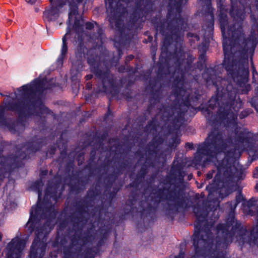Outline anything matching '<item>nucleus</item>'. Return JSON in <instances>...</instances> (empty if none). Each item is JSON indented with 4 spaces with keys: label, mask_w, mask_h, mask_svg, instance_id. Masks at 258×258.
Segmentation results:
<instances>
[{
    "label": "nucleus",
    "mask_w": 258,
    "mask_h": 258,
    "mask_svg": "<svg viewBox=\"0 0 258 258\" xmlns=\"http://www.w3.org/2000/svg\"><path fill=\"white\" fill-rule=\"evenodd\" d=\"M67 49H67V44L66 43V39L64 37H63L62 39V48H61V54L58 58L59 59H62V58L65 55V54H66V53L67 52Z\"/></svg>",
    "instance_id": "3"
},
{
    "label": "nucleus",
    "mask_w": 258,
    "mask_h": 258,
    "mask_svg": "<svg viewBox=\"0 0 258 258\" xmlns=\"http://www.w3.org/2000/svg\"><path fill=\"white\" fill-rule=\"evenodd\" d=\"M253 176L254 178H258V167L255 168V170L253 173Z\"/></svg>",
    "instance_id": "7"
},
{
    "label": "nucleus",
    "mask_w": 258,
    "mask_h": 258,
    "mask_svg": "<svg viewBox=\"0 0 258 258\" xmlns=\"http://www.w3.org/2000/svg\"><path fill=\"white\" fill-rule=\"evenodd\" d=\"M223 49H224L225 53H226V49H227V46L224 42H223Z\"/></svg>",
    "instance_id": "9"
},
{
    "label": "nucleus",
    "mask_w": 258,
    "mask_h": 258,
    "mask_svg": "<svg viewBox=\"0 0 258 258\" xmlns=\"http://www.w3.org/2000/svg\"><path fill=\"white\" fill-rule=\"evenodd\" d=\"M86 27L88 29H91L92 27V24L90 23H87L86 24Z\"/></svg>",
    "instance_id": "10"
},
{
    "label": "nucleus",
    "mask_w": 258,
    "mask_h": 258,
    "mask_svg": "<svg viewBox=\"0 0 258 258\" xmlns=\"http://www.w3.org/2000/svg\"><path fill=\"white\" fill-rule=\"evenodd\" d=\"M5 170H6V166L4 165H2V167L0 168V178H1V179H2L4 177L3 173H4Z\"/></svg>",
    "instance_id": "4"
},
{
    "label": "nucleus",
    "mask_w": 258,
    "mask_h": 258,
    "mask_svg": "<svg viewBox=\"0 0 258 258\" xmlns=\"http://www.w3.org/2000/svg\"><path fill=\"white\" fill-rule=\"evenodd\" d=\"M50 14H52V12H50Z\"/></svg>",
    "instance_id": "14"
},
{
    "label": "nucleus",
    "mask_w": 258,
    "mask_h": 258,
    "mask_svg": "<svg viewBox=\"0 0 258 258\" xmlns=\"http://www.w3.org/2000/svg\"><path fill=\"white\" fill-rule=\"evenodd\" d=\"M26 2L27 3H29V4H34L36 0H25Z\"/></svg>",
    "instance_id": "8"
},
{
    "label": "nucleus",
    "mask_w": 258,
    "mask_h": 258,
    "mask_svg": "<svg viewBox=\"0 0 258 258\" xmlns=\"http://www.w3.org/2000/svg\"><path fill=\"white\" fill-rule=\"evenodd\" d=\"M256 154L258 155V150L256 151Z\"/></svg>",
    "instance_id": "13"
},
{
    "label": "nucleus",
    "mask_w": 258,
    "mask_h": 258,
    "mask_svg": "<svg viewBox=\"0 0 258 258\" xmlns=\"http://www.w3.org/2000/svg\"><path fill=\"white\" fill-rule=\"evenodd\" d=\"M43 82L36 80L29 84L23 86L18 90V98L25 99L29 98L34 92L42 88Z\"/></svg>",
    "instance_id": "1"
},
{
    "label": "nucleus",
    "mask_w": 258,
    "mask_h": 258,
    "mask_svg": "<svg viewBox=\"0 0 258 258\" xmlns=\"http://www.w3.org/2000/svg\"><path fill=\"white\" fill-rule=\"evenodd\" d=\"M255 188H258V184H256L255 186Z\"/></svg>",
    "instance_id": "12"
},
{
    "label": "nucleus",
    "mask_w": 258,
    "mask_h": 258,
    "mask_svg": "<svg viewBox=\"0 0 258 258\" xmlns=\"http://www.w3.org/2000/svg\"><path fill=\"white\" fill-rule=\"evenodd\" d=\"M37 244V239H35L34 240L33 243L32 244V245L31 253H32L33 252V251L35 248V247L36 246Z\"/></svg>",
    "instance_id": "6"
},
{
    "label": "nucleus",
    "mask_w": 258,
    "mask_h": 258,
    "mask_svg": "<svg viewBox=\"0 0 258 258\" xmlns=\"http://www.w3.org/2000/svg\"><path fill=\"white\" fill-rule=\"evenodd\" d=\"M15 109V106L10 102L9 99H8L2 106H0V125L3 120L4 112L7 110H14Z\"/></svg>",
    "instance_id": "2"
},
{
    "label": "nucleus",
    "mask_w": 258,
    "mask_h": 258,
    "mask_svg": "<svg viewBox=\"0 0 258 258\" xmlns=\"http://www.w3.org/2000/svg\"><path fill=\"white\" fill-rule=\"evenodd\" d=\"M71 15H72V14L70 13V14H69V19H70V18H71Z\"/></svg>",
    "instance_id": "11"
},
{
    "label": "nucleus",
    "mask_w": 258,
    "mask_h": 258,
    "mask_svg": "<svg viewBox=\"0 0 258 258\" xmlns=\"http://www.w3.org/2000/svg\"><path fill=\"white\" fill-rule=\"evenodd\" d=\"M243 74H244V81H247V79H248V74H249V72H248V69H246V70H244Z\"/></svg>",
    "instance_id": "5"
}]
</instances>
